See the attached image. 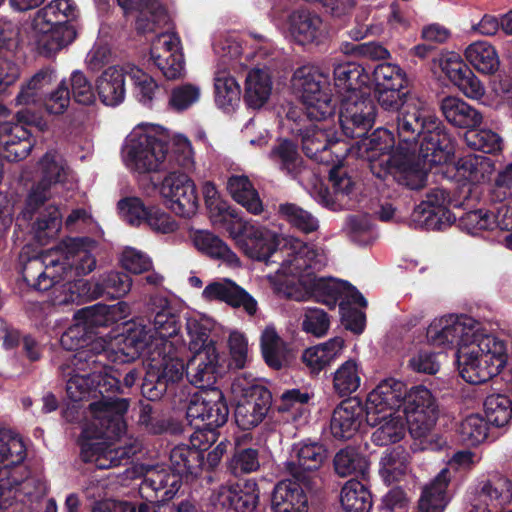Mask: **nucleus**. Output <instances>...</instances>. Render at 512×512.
<instances>
[{"label":"nucleus","mask_w":512,"mask_h":512,"mask_svg":"<svg viewBox=\"0 0 512 512\" xmlns=\"http://www.w3.org/2000/svg\"><path fill=\"white\" fill-rule=\"evenodd\" d=\"M302 482L286 479L278 482L271 494L272 512H307L308 497Z\"/></svg>","instance_id":"32"},{"label":"nucleus","mask_w":512,"mask_h":512,"mask_svg":"<svg viewBox=\"0 0 512 512\" xmlns=\"http://www.w3.org/2000/svg\"><path fill=\"white\" fill-rule=\"evenodd\" d=\"M340 502L345 512H369L373 505L371 492L355 479L347 481L342 487Z\"/></svg>","instance_id":"53"},{"label":"nucleus","mask_w":512,"mask_h":512,"mask_svg":"<svg viewBox=\"0 0 512 512\" xmlns=\"http://www.w3.org/2000/svg\"><path fill=\"white\" fill-rule=\"evenodd\" d=\"M410 463L409 452L401 445L387 450L380 461V472L386 481H399Z\"/></svg>","instance_id":"61"},{"label":"nucleus","mask_w":512,"mask_h":512,"mask_svg":"<svg viewBox=\"0 0 512 512\" xmlns=\"http://www.w3.org/2000/svg\"><path fill=\"white\" fill-rule=\"evenodd\" d=\"M397 135L406 143L407 156L422 173L420 184L407 185L409 190H421L428 177L425 164L430 167L446 164L454 156V138L445 124L430 111L420 106H405L396 117Z\"/></svg>","instance_id":"2"},{"label":"nucleus","mask_w":512,"mask_h":512,"mask_svg":"<svg viewBox=\"0 0 512 512\" xmlns=\"http://www.w3.org/2000/svg\"><path fill=\"white\" fill-rule=\"evenodd\" d=\"M440 110L451 125L469 131L480 126L483 120L479 110L456 96L444 97L440 102Z\"/></svg>","instance_id":"36"},{"label":"nucleus","mask_w":512,"mask_h":512,"mask_svg":"<svg viewBox=\"0 0 512 512\" xmlns=\"http://www.w3.org/2000/svg\"><path fill=\"white\" fill-rule=\"evenodd\" d=\"M292 8L291 0H277L272 12H288L285 25L291 40L301 46L319 44L324 37L322 18L307 7Z\"/></svg>","instance_id":"16"},{"label":"nucleus","mask_w":512,"mask_h":512,"mask_svg":"<svg viewBox=\"0 0 512 512\" xmlns=\"http://www.w3.org/2000/svg\"><path fill=\"white\" fill-rule=\"evenodd\" d=\"M123 304L124 302L117 305L97 303L76 311L74 319H79L96 336L98 328L109 327L122 318Z\"/></svg>","instance_id":"43"},{"label":"nucleus","mask_w":512,"mask_h":512,"mask_svg":"<svg viewBox=\"0 0 512 512\" xmlns=\"http://www.w3.org/2000/svg\"><path fill=\"white\" fill-rule=\"evenodd\" d=\"M260 489L253 480L231 485L218 496L221 503L235 512H253L259 503Z\"/></svg>","instance_id":"40"},{"label":"nucleus","mask_w":512,"mask_h":512,"mask_svg":"<svg viewBox=\"0 0 512 512\" xmlns=\"http://www.w3.org/2000/svg\"><path fill=\"white\" fill-rule=\"evenodd\" d=\"M77 13L78 9L73 0H53L38 11L36 21L55 26H74L72 21Z\"/></svg>","instance_id":"56"},{"label":"nucleus","mask_w":512,"mask_h":512,"mask_svg":"<svg viewBox=\"0 0 512 512\" xmlns=\"http://www.w3.org/2000/svg\"><path fill=\"white\" fill-rule=\"evenodd\" d=\"M344 280L334 278H314L310 283V291L315 300L334 309L339 305Z\"/></svg>","instance_id":"62"},{"label":"nucleus","mask_w":512,"mask_h":512,"mask_svg":"<svg viewBox=\"0 0 512 512\" xmlns=\"http://www.w3.org/2000/svg\"><path fill=\"white\" fill-rule=\"evenodd\" d=\"M231 197L249 213L258 215L263 211V203L257 190L246 175H232L227 181Z\"/></svg>","instance_id":"46"},{"label":"nucleus","mask_w":512,"mask_h":512,"mask_svg":"<svg viewBox=\"0 0 512 512\" xmlns=\"http://www.w3.org/2000/svg\"><path fill=\"white\" fill-rule=\"evenodd\" d=\"M331 188L324 184L315 186L314 199L332 211L353 209L358 203L357 182L342 166H334L329 172Z\"/></svg>","instance_id":"19"},{"label":"nucleus","mask_w":512,"mask_h":512,"mask_svg":"<svg viewBox=\"0 0 512 512\" xmlns=\"http://www.w3.org/2000/svg\"><path fill=\"white\" fill-rule=\"evenodd\" d=\"M292 452V459L284 464L285 471L305 487H310L311 473L318 471L328 458L326 446L318 441L303 440L293 445Z\"/></svg>","instance_id":"22"},{"label":"nucleus","mask_w":512,"mask_h":512,"mask_svg":"<svg viewBox=\"0 0 512 512\" xmlns=\"http://www.w3.org/2000/svg\"><path fill=\"white\" fill-rule=\"evenodd\" d=\"M287 119L293 121L290 132L301 141L302 150L308 158L323 161L322 154L340 140L330 129L314 124L315 120L306 118L297 109H290Z\"/></svg>","instance_id":"20"},{"label":"nucleus","mask_w":512,"mask_h":512,"mask_svg":"<svg viewBox=\"0 0 512 512\" xmlns=\"http://www.w3.org/2000/svg\"><path fill=\"white\" fill-rule=\"evenodd\" d=\"M22 278L29 287L40 292L50 290L62 280L58 261L45 265L40 258L29 259L23 265Z\"/></svg>","instance_id":"35"},{"label":"nucleus","mask_w":512,"mask_h":512,"mask_svg":"<svg viewBox=\"0 0 512 512\" xmlns=\"http://www.w3.org/2000/svg\"><path fill=\"white\" fill-rule=\"evenodd\" d=\"M365 90L342 98L338 120L342 135L348 139L364 136L375 121L376 104Z\"/></svg>","instance_id":"17"},{"label":"nucleus","mask_w":512,"mask_h":512,"mask_svg":"<svg viewBox=\"0 0 512 512\" xmlns=\"http://www.w3.org/2000/svg\"><path fill=\"white\" fill-rule=\"evenodd\" d=\"M510 209L506 205L498 208L497 214L489 213L482 209L466 212L459 219V226L469 233H475L478 230L492 229L493 224L501 230H512V212L509 215Z\"/></svg>","instance_id":"39"},{"label":"nucleus","mask_w":512,"mask_h":512,"mask_svg":"<svg viewBox=\"0 0 512 512\" xmlns=\"http://www.w3.org/2000/svg\"><path fill=\"white\" fill-rule=\"evenodd\" d=\"M128 409L127 400L89 404L92 419L85 424L77 441L80 459L84 463H94L98 469H108L130 457L125 448L115 443L126 431L124 416Z\"/></svg>","instance_id":"3"},{"label":"nucleus","mask_w":512,"mask_h":512,"mask_svg":"<svg viewBox=\"0 0 512 512\" xmlns=\"http://www.w3.org/2000/svg\"><path fill=\"white\" fill-rule=\"evenodd\" d=\"M26 457L23 441L10 430L0 429V469L21 464Z\"/></svg>","instance_id":"60"},{"label":"nucleus","mask_w":512,"mask_h":512,"mask_svg":"<svg viewBox=\"0 0 512 512\" xmlns=\"http://www.w3.org/2000/svg\"><path fill=\"white\" fill-rule=\"evenodd\" d=\"M398 137L396 145L394 133L384 127L375 129L371 134L355 137V145L361 157L369 162L371 173L381 180L392 177L399 186L420 184L422 173L407 156L406 143Z\"/></svg>","instance_id":"7"},{"label":"nucleus","mask_w":512,"mask_h":512,"mask_svg":"<svg viewBox=\"0 0 512 512\" xmlns=\"http://www.w3.org/2000/svg\"><path fill=\"white\" fill-rule=\"evenodd\" d=\"M20 347L19 356L29 363L42 359L44 346L32 334H23L19 329L13 330L5 338L3 348L11 350Z\"/></svg>","instance_id":"59"},{"label":"nucleus","mask_w":512,"mask_h":512,"mask_svg":"<svg viewBox=\"0 0 512 512\" xmlns=\"http://www.w3.org/2000/svg\"><path fill=\"white\" fill-rule=\"evenodd\" d=\"M202 298L208 302H224L232 308L242 307L250 316L258 310L256 299L230 278L210 282L204 288Z\"/></svg>","instance_id":"30"},{"label":"nucleus","mask_w":512,"mask_h":512,"mask_svg":"<svg viewBox=\"0 0 512 512\" xmlns=\"http://www.w3.org/2000/svg\"><path fill=\"white\" fill-rule=\"evenodd\" d=\"M450 195L442 188H434L413 210L412 219L427 230L442 231L450 227L456 217L449 209Z\"/></svg>","instance_id":"23"},{"label":"nucleus","mask_w":512,"mask_h":512,"mask_svg":"<svg viewBox=\"0 0 512 512\" xmlns=\"http://www.w3.org/2000/svg\"><path fill=\"white\" fill-rule=\"evenodd\" d=\"M65 257L58 261L60 274L63 279L71 276H84L95 270L97 260L93 251L97 242L90 237L67 238L63 242Z\"/></svg>","instance_id":"25"},{"label":"nucleus","mask_w":512,"mask_h":512,"mask_svg":"<svg viewBox=\"0 0 512 512\" xmlns=\"http://www.w3.org/2000/svg\"><path fill=\"white\" fill-rule=\"evenodd\" d=\"M439 65L447 78L468 98L480 99L485 87L459 54L449 52L442 55Z\"/></svg>","instance_id":"28"},{"label":"nucleus","mask_w":512,"mask_h":512,"mask_svg":"<svg viewBox=\"0 0 512 512\" xmlns=\"http://www.w3.org/2000/svg\"><path fill=\"white\" fill-rule=\"evenodd\" d=\"M272 82L267 72L262 69L251 70L245 81L244 101L249 108L259 109L269 99Z\"/></svg>","instance_id":"48"},{"label":"nucleus","mask_w":512,"mask_h":512,"mask_svg":"<svg viewBox=\"0 0 512 512\" xmlns=\"http://www.w3.org/2000/svg\"><path fill=\"white\" fill-rule=\"evenodd\" d=\"M160 194L166 206L176 215L190 218L199 207V197L194 181L185 173L170 171L163 179Z\"/></svg>","instance_id":"21"},{"label":"nucleus","mask_w":512,"mask_h":512,"mask_svg":"<svg viewBox=\"0 0 512 512\" xmlns=\"http://www.w3.org/2000/svg\"><path fill=\"white\" fill-rule=\"evenodd\" d=\"M401 409L407 419L410 435L420 441V449L442 450L446 441L442 436L431 433L438 419V407L430 390L421 385L407 388Z\"/></svg>","instance_id":"9"},{"label":"nucleus","mask_w":512,"mask_h":512,"mask_svg":"<svg viewBox=\"0 0 512 512\" xmlns=\"http://www.w3.org/2000/svg\"><path fill=\"white\" fill-rule=\"evenodd\" d=\"M407 385L395 378L382 380L368 395L366 404V424L379 423V414L397 410L405 403Z\"/></svg>","instance_id":"24"},{"label":"nucleus","mask_w":512,"mask_h":512,"mask_svg":"<svg viewBox=\"0 0 512 512\" xmlns=\"http://www.w3.org/2000/svg\"><path fill=\"white\" fill-rule=\"evenodd\" d=\"M14 118L16 122L0 123V154L9 162L24 160L34 146L31 126H36L39 117L28 108L19 110Z\"/></svg>","instance_id":"15"},{"label":"nucleus","mask_w":512,"mask_h":512,"mask_svg":"<svg viewBox=\"0 0 512 512\" xmlns=\"http://www.w3.org/2000/svg\"><path fill=\"white\" fill-rule=\"evenodd\" d=\"M133 85V96L143 106L152 109L164 102L167 98V89L159 85L155 79L138 67H131L127 71Z\"/></svg>","instance_id":"37"},{"label":"nucleus","mask_w":512,"mask_h":512,"mask_svg":"<svg viewBox=\"0 0 512 512\" xmlns=\"http://www.w3.org/2000/svg\"><path fill=\"white\" fill-rule=\"evenodd\" d=\"M293 86L300 92L304 108L300 114L321 122L334 115L329 76L317 67L302 66L293 75Z\"/></svg>","instance_id":"11"},{"label":"nucleus","mask_w":512,"mask_h":512,"mask_svg":"<svg viewBox=\"0 0 512 512\" xmlns=\"http://www.w3.org/2000/svg\"><path fill=\"white\" fill-rule=\"evenodd\" d=\"M127 159L139 173L190 169L193 164L191 142L178 136L169 143L146 133L133 134L127 144Z\"/></svg>","instance_id":"8"},{"label":"nucleus","mask_w":512,"mask_h":512,"mask_svg":"<svg viewBox=\"0 0 512 512\" xmlns=\"http://www.w3.org/2000/svg\"><path fill=\"white\" fill-rule=\"evenodd\" d=\"M147 319L151 327L133 323L122 333L117 350L106 343V352L113 362L137 360L155 337L166 340L176 336L182 326L181 312L163 295H152L147 302Z\"/></svg>","instance_id":"6"},{"label":"nucleus","mask_w":512,"mask_h":512,"mask_svg":"<svg viewBox=\"0 0 512 512\" xmlns=\"http://www.w3.org/2000/svg\"><path fill=\"white\" fill-rule=\"evenodd\" d=\"M473 457L470 450L455 452L447 466L422 487L414 512H445L453 498L449 490L453 472L470 468Z\"/></svg>","instance_id":"13"},{"label":"nucleus","mask_w":512,"mask_h":512,"mask_svg":"<svg viewBox=\"0 0 512 512\" xmlns=\"http://www.w3.org/2000/svg\"><path fill=\"white\" fill-rule=\"evenodd\" d=\"M373 83L374 96L381 108L396 112V117L405 106H416L411 103L410 93L406 88L405 72L396 64L380 63L370 75Z\"/></svg>","instance_id":"14"},{"label":"nucleus","mask_w":512,"mask_h":512,"mask_svg":"<svg viewBox=\"0 0 512 512\" xmlns=\"http://www.w3.org/2000/svg\"><path fill=\"white\" fill-rule=\"evenodd\" d=\"M183 482L184 480L170 467L150 470L139 488L141 500L165 503L175 496Z\"/></svg>","instance_id":"29"},{"label":"nucleus","mask_w":512,"mask_h":512,"mask_svg":"<svg viewBox=\"0 0 512 512\" xmlns=\"http://www.w3.org/2000/svg\"><path fill=\"white\" fill-rule=\"evenodd\" d=\"M192 445L179 444L170 452V468L176 472L185 482L197 478L205 467L206 443L204 438L193 434Z\"/></svg>","instance_id":"26"},{"label":"nucleus","mask_w":512,"mask_h":512,"mask_svg":"<svg viewBox=\"0 0 512 512\" xmlns=\"http://www.w3.org/2000/svg\"><path fill=\"white\" fill-rule=\"evenodd\" d=\"M366 404L357 397L342 400L333 410L330 419V432L335 439L349 440L366 422Z\"/></svg>","instance_id":"27"},{"label":"nucleus","mask_w":512,"mask_h":512,"mask_svg":"<svg viewBox=\"0 0 512 512\" xmlns=\"http://www.w3.org/2000/svg\"><path fill=\"white\" fill-rule=\"evenodd\" d=\"M104 362L103 367H93L90 365L86 371H91V379L93 380V393L96 394L94 399L99 398L96 402H114L116 400H126L125 398L116 397L117 394H124L121 381L117 370L111 366V354Z\"/></svg>","instance_id":"34"},{"label":"nucleus","mask_w":512,"mask_h":512,"mask_svg":"<svg viewBox=\"0 0 512 512\" xmlns=\"http://www.w3.org/2000/svg\"><path fill=\"white\" fill-rule=\"evenodd\" d=\"M271 158L282 172L293 179L298 178L305 168L298 145L290 139H280L271 150Z\"/></svg>","instance_id":"47"},{"label":"nucleus","mask_w":512,"mask_h":512,"mask_svg":"<svg viewBox=\"0 0 512 512\" xmlns=\"http://www.w3.org/2000/svg\"><path fill=\"white\" fill-rule=\"evenodd\" d=\"M312 398L313 393L306 389H285L280 397L274 400V411L282 415L287 422H297L309 412L308 404Z\"/></svg>","instance_id":"41"},{"label":"nucleus","mask_w":512,"mask_h":512,"mask_svg":"<svg viewBox=\"0 0 512 512\" xmlns=\"http://www.w3.org/2000/svg\"><path fill=\"white\" fill-rule=\"evenodd\" d=\"M187 395L190 398L186 417L195 428L194 434L204 438L209 445L216 442L218 429L227 423L230 413L224 393L218 387H209Z\"/></svg>","instance_id":"10"},{"label":"nucleus","mask_w":512,"mask_h":512,"mask_svg":"<svg viewBox=\"0 0 512 512\" xmlns=\"http://www.w3.org/2000/svg\"><path fill=\"white\" fill-rule=\"evenodd\" d=\"M219 353L216 347H208L206 352L193 354L185 364V376L189 383L199 390L215 387L219 371Z\"/></svg>","instance_id":"31"},{"label":"nucleus","mask_w":512,"mask_h":512,"mask_svg":"<svg viewBox=\"0 0 512 512\" xmlns=\"http://www.w3.org/2000/svg\"><path fill=\"white\" fill-rule=\"evenodd\" d=\"M360 366L353 360L345 361L334 373L333 387L340 396H349L360 387Z\"/></svg>","instance_id":"64"},{"label":"nucleus","mask_w":512,"mask_h":512,"mask_svg":"<svg viewBox=\"0 0 512 512\" xmlns=\"http://www.w3.org/2000/svg\"><path fill=\"white\" fill-rule=\"evenodd\" d=\"M214 93L216 105L226 112L233 110L240 101V86L232 76L217 75L214 79Z\"/></svg>","instance_id":"63"},{"label":"nucleus","mask_w":512,"mask_h":512,"mask_svg":"<svg viewBox=\"0 0 512 512\" xmlns=\"http://www.w3.org/2000/svg\"><path fill=\"white\" fill-rule=\"evenodd\" d=\"M194 245L210 258L221 260L227 265L238 266L237 255L218 236L208 231H198L194 236Z\"/></svg>","instance_id":"51"},{"label":"nucleus","mask_w":512,"mask_h":512,"mask_svg":"<svg viewBox=\"0 0 512 512\" xmlns=\"http://www.w3.org/2000/svg\"><path fill=\"white\" fill-rule=\"evenodd\" d=\"M344 346L342 337H333L325 343L307 348L302 355V361L312 373H319L342 353Z\"/></svg>","instance_id":"44"},{"label":"nucleus","mask_w":512,"mask_h":512,"mask_svg":"<svg viewBox=\"0 0 512 512\" xmlns=\"http://www.w3.org/2000/svg\"><path fill=\"white\" fill-rule=\"evenodd\" d=\"M71 325L61 336V346L74 352L64 363L67 368L74 366V370L86 371L92 365L93 367H103L108 359L106 352V342L96 336L79 319Z\"/></svg>","instance_id":"12"},{"label":"nucleus","mask_w":512,"mask_h":512,"mask_svg":"<svg viewBox=\"0 0 512 512\" xmlns=\"http://www.w3.org/2000/svg\"><path fill=\"white\" fill-rule=\"evenodd\" d=\"M493 170V161L483 155L467 154L457 162L458 173L473 184L488 180Z\"/></svg>","instance_id":"55"},{"label":"nucleus","mask_w":512,"mask_h":512,"mask_svg":"<svg viewBox=\"0 0 512 512\" xmlns=\"http://www.w3.org/2000/svg\"><path fill=\"white\" fill-rule=\"evenodd\" d=\"M268 415H275L271 391L258 383L243 387L241 398L234 411L237 426L243 431L251 430Z\"/></svg>","instance_id":"18"},{"label":"nucleus","mask_w":512,"mask_h":512,"mask_svg":"<svg viewBox=\"0 0 512 512\" xmlns=\"http://www.w3.org/2000/svg\"><path fill=\"white\" fill-rule=\"evenodd\" d=\"M41 177L34 182L24 200L17 221L31 224L35 237L53 238L61 229L62 214L55 204L46 205L56 187L67 177V164L55 149L48 150L39 160Z\"/></svg>","instance_id":"4"},{"label":"nucleus","mask_w":512,"mask_h":512,"mask_svg":"<svg viewBox=\"0 0 512 512\" xmlns=\"http://www.w3.org/2000/svg\"><path fill=\"white\" fill-rule=\"evenodd\" d=\"M371 426H378L372 433V442L377 446H386L397 443L404 438L408 429V422L404 416L385 412L379 414V423Z\"/></svg>","instance_id":"45"},{"label":"nucleus","mask_w":512,"mask_h":512,"mask_svg":"<svg viewBox=\"0 0 512 512\" xmlns=\"http://www.w3.org/2000/svg\"><path fill=\"white\" fill-rule=\"evenodd\" d=\"M229 234L237 247L249 258L257 261H269L270 257L290 244L287 258L282 260V267L293 275H310L315 252L298 239L288 240L264 226L252 224L241 219L231 222Z\"/></svg>","instance_id":"5"},{"label":"nucleus","mask_w":512,"mask_h":512,"mask_svg":"<svg viewBox=\"0 0 512 512\" xmlns=\"http://www.w3.org/2000/svg\"><path fill=\"white\" fill-rule=\"evenodd\" d=\"M132 287V279L122 271H109L101 274L96 280V296L109 299L124 297Z\"/></svg>","instance_id":"57"},{"label":"nucleus","mask_w":512,"mask_h":512,"mask_svg":"<svg viewBox=\"0 0 512 512\" xmlns=\"http://www.w3.org/2000/svg\"><path fill=\"white\" fill-rule=\"evenodd\" d=\"M18 487H4L0 485V512H15L19 503L16 500V492H22L29 497L30 500L42 497L46 491L43 481L34 477L25 478L23 481L16 483Z\"/></svg>","instance_id":"50"},{"label":"nucleus","mask_w":512,"mask_h":512,"mask_svg":"<svg viewBox=\"0 0 512 512\" xmlns=\"http://www.w3.org/2000/svg\"><path fill=\"white\" fill-rule=\"evenodd\" d=\"M39 27L36 36L37 50L44 57H51L71 44L77 36L75 26H55L36 21Z\"/></svg>","instance_id":"33"},{"label":"nucleus","mask_w":512,"mask_h":512,"mask_svg":"<svg viewBox=\"0 0 512 512\" xmlns=\"http://www.w3.org/2000/svg\"><path fill=\"white\" fill-rule=\"evenodd\" d=\"M485 420L496 428H505L512 422V399L501 393L486 396L483 402Z\"/></svg>","instance_id":"54"},{"label":"nucleus","mask_w":512,"mask_h":512,"mask_svg":"<svg viewBox=\"0 0 512 512\" xmlns=\"http://www.w3.org/2000/svg\"><path fill=\"white\" fill-rule=\"evenodd\" d=\"M467 61L480 73L492 75L500 66L498 53L487 41H476L465 49Z\"/></svg>","instance_id":"49"},{"label":"nucleus","mask_w":512,"mask_h":512,"mask_svg":"<svg viewBox=\"0 0 512 512\" xmlns=\"http://www.w3.org/2000/svg\"><path fill=\"white\" fill-rule=\"evenodd\" d=\"M479 323L472 317L447 315L435 319L427 328L428 342L455 351L460 376L468 383L482 384L497 376L507 363L506 345L491 335L478 333Z\"/></svg>","instance_id":"1"},{"label":"nucleus","mask_w":512,"mask_h":512,"mask_svg":"<svg viewBox=\"0 0 512 512\" xmlns=\"http://www.w3.org/2000/svg\"><path fill=\"white\" fill-rule=\"evenodd\" d=\"M457 441L466 447H476L488 437V422L479 414H471L457 426Z\"/></svg>","instance_id":"58"},{"label":"nucleus","mask_w":512,"mask_h":512,"mask_svg":"<svg viewBox=\"0 0 512 512\" xmlns=\"http://www.w3.org/2000/svg\"><path fill=\"white\" fill-rule=\"evenodd\" d=\"M333 80L336 93L345 97L367 89L370 74L359 63L343 62L334 66Z\"/></svg>","instance_id":"38"},{"label":"nucleus","mask_w":512,"mask_h":512,"mask_svg":"<svg viewBox=\"0 0 512 512\" xmlns=\"http://www.w3.org/2000/svg\"><path fill=\"white\" fill-rule=\"evenodd\" d=\"M127 72L115 66L108 67L97 79L99 99L106 106H118L125 99V77Z\"/></svg>","instance_id":"42"},{"label":"nucleus","mask_w":512,"mask_h":512,"mask_svg":"<svg viewBox=\"0 0 512 512\" xmlns=\"http://www.w3.org/2000/svg\"><path fill=\"white\" fill-rule=\"evenodd\" d=\"M67 363H62L59 367L63 376H69L66 382V392L69 399L73 402L94 399L93 380L91 371L74 370V366L67 368Z\"/></svg>","instance_id":"52"}]
</instances>
